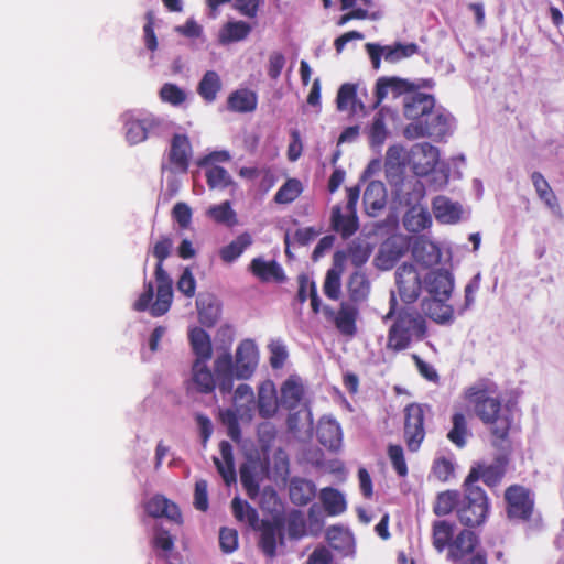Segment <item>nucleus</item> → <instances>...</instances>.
I'll use <instances>...</instances> for the list:
<instances>
[{
	"label": "nucleus",
	"instance_id": "54",
	"mask_svg": "<svg viewBox=\"0 0 564 564\" xmlns=\"http://www.w3.org/2000/svg\"><path fill=\"white\" fill-rule=\"evenodd\" d=\"M231 508L234 516L238 521L246 522L250 527H256L258 524V513L247 501L235 498L231 502Z\"/></svg>",
	"mask_w": 564,
	"mask_h": 564
},
{
	"label": "nucleus",
	"instance_id": "13",
	"mask_svg": "<svg viewBox=\"0 0 564 564\" xmlns=\"http://www.w3.org/2000/svg\"><path fill=\"white\" fill-rule=\"evenodd\" d=\"M506 463L507 462L503 457H498L489 464H478L471 468L464 485L476 486L475 482L479 479H482V481L488 486L497 485L505 474Z\"/></svg>",
	"mask_w": 564,
	"mask_h": 564
},
{
	"label": "nucleus",
	"instance_id": "17",
	"mask_svg": "<svg viewBox=\"0 0 564 564\" xmlns=\"http://www.w3.org/2000/svg\"><path fill=\"white\" fill-rule=\"evenodd\" d=\"M406 163H409V151L402 145L394 144L388 148L384 167L390 184L397 185Z\"/></svg>",
	"mask_w": 564,
	"mask_h": 564
},
{
	"label": "nucleus",
	"instance_id": "36",
	"mask_svg": "<svg viewBox=\"0 0 564 564\" xmlns=\"http://www.w3.org/2000/svg\"><path fill=\"white\" fill-rule=\"evenodd\" d=\"M192 350L195 354V360H209L213 348L209 335L199 327H193L188 333Z\"/></svg>",
	"mask_w": 564,
	"mask_h": 564
},
{
	"label": "nucleus",
	"instance_id": "62",
	"mask_svg": "<svg viewBox=\"0 0 564 564\" xmlns=\"http://www.w3.org/2000/svg\"><path fill=\"white\" fill-rule=\"evenodd\" d=\"M388 455L395 471L400 476H405L408 474V466L404 460L402 447L399 445H390L388 448Z\"/></svg>",
	"mask_w": 564,
	"mask_h": 564
},
{
	"label": "nucleus",
	"instance_id": "31",
	"mask_svg": "<svg viewBox=\"0 0 564 564\" xmlns=\"http://www.w3.org/2000/svg\"><path fill=\"white\" fill-rule=\"evenodd\" d=\"M220 457H214L215 466L223 477L226 485L236 482V471L234 467L232 447L231 445L223 441L219 445Z\"/></svg>",
	"mask_w": 564,
	"mask_h": 564
},
{
	"label": "nucleus",
	"instance_id": "9",
	"mask_svg": "<svg viewBox=\"0 0 564 564\" xmlns=\"http://www.w3.org/2000/svg\"><path fill=\"white\" fill-rule=\"evenodd\" d=\"M507 513L510 519L528 520L534 501L530 491L522 486H511L506 490Z\"/></svg>",
	"mask_w": 564,
	"mask_h": 564
},
{
	"label": "nucleus",
	"instance_id": "33",
	"mask_svg": "<svg viewBox=\"0 0 564 564\" xmlns=\"http://www.w3.org/2000/svg\"><path fill=\"white\" fill-rule=\"evenodd\" d=\"M431 224L432 217L423 205L411 206L403 217V225L411 232H420L429 228Z\"/></svg>",
	"mask_w": 564,
	"mask_h": 564
},
{
	"label": "nucleus",
	"instance_id": "7",
	"mask_svg": "<svg viewBox=\"0 0 564 564\" xmlns=\"http://www.w3.org/2000/svg\"><path fill=\"white\" fill-rule=\"evenodd\" d=\"M234 376L239 380L249 379L256 371L259 364V349L253 339L241 340L235 352Z\"/></svg>",
	"mask_w": 564,
	"mask_h": 564
},
{
	"label": "nucleus",
	"instance_id": "63",
	"mask_svg": "<svg viewBox=\"0 0 564 564\" xmlns=\"http://www.w3.org/2000/svg\"><path fill=\"white\" fill-rule=\"evenodd\" d=\"M219 544L225 553L234 552L238 546V533L234 529L223 528L219 533Z\"/></svg>",
	"mask_w": 564,
	"mask_h": 564
},
{
	"label": "nucleus",
	"instance_id": "14",
	"mask_svg": "<svg viewBox=\"0 0 564 564\" xmlns=\"http://www.w3.org/2000/svg\"><path fill=\"white\" fill-rule=\"evenodd\" d=\"M193 155L192 144L186 134H174L171 140L169 161L176 172L185 173Z\"/></svg>",
	"mask_w": 564,
	"mask_h": 564
},
{
	"label": "nucleus",
	"instance_id": "38",
	"mask_svg": "<svg viewBox=\"0 0 564 564\" xmlns=\"http://www.w3.org/2000/svg\"><path fill=\"white\" fill-rule=\"evenodd\" d=\"M410 83L404 79L398 77L380 78L377 82L376 87L377 101L375 107H377L389 94H392L394 97H397L402 93L410 90Z\"/></svg>",
	"mask_w": 564,
	"mask_h": 564
},
{
	"label": "nucleus",
	"instance_id": "64",
	"mask_svg": "<svg viewBox=\"0 0 564 564\" xmlns=\"http://www.w3.org/2000/svg\"><path fill=\"white\" fill-rule=\"evenodd\" d=\"M177 290L187 297L194 296L196 290V281L188 268L184 269L177 281Z\"/></svg>",
	"mask_w": 564,
	"mask_h": 564
},
{
	"label": "nucleus",
	"instance_id": "44",
	"mask_svg": "<svg viewBox=\"0 0 564 564\" xmlns=\"http://www.w3.org/2000/svg\"><path fill=\"white\" fill-rule=\"evenodd\" d=\"M251 243V236L248 232H243L229 245L223 247L219 251V256L224 262L231 263L237 260Z\"/></svg>",
	"mask_w": 564,
	"mask_h": 564
},
{
	"label": "nucleus",
	"instance_id": "37",
	"mask_svg": "<svg viewBox=\"0 0 564 564\" xmlns=\"http://www.w3.org/2000/svg\"><path fill=\"white\" fill-rule=\"evenodd\" d=\"M199 322L207 326H214L220 317V305L212 295L199 296L196 300Z\"/></svg>",
	"mask_w": 564,
	"mask_h": 564
},
{
	"label": "nucleus",
	"instance_id": "27",
	"mask_svg": "<svg viewBox=\"0 0 564 564\" xmlns=\"http://www.w3.org/2000/svg\"><path fill=\"white\" fill-rule=\"evenodd\" d=\"M435 218L443 224H455L463 215L462 206L446 196H437L433 200Z\"/></svg>",
	"mask_w": 564,
	"mask_h": 564
},
{
	"label": "nucleus",
	"instance_id": "59",
	"mask_svg": "<svg viewBox=\"0 0 564 564\" xmlns=\"http://www.w3.org/2000/svg\"><path fill=\"white\" fill-rule=\"evenodd\" d=\"M160 98L162 101L173 106H180L186 99V93L177 85L166 83L160 89Z\"/></svg>",
	"mask_w": 564,
	"mask_h": 564
},
{
	"label": "nucleus",
	"instance_id": "19",
	"mask_svg": "<svg viewBox=\"0 0 564 564\" xmlns=\"http://www.w3.org/2000/svg\"><path fill=\"white\" fill-rule=\"evenodd\" d=\"M283 543V530L280 521H262L260 546L263 553L273 557L276 554L278 544Z\"/></svg>",
	"mask_w": 564,
	"mask_h": 564
},
{
	"label": "nucleus",
	"instance_id": "48",
	"mask_svg": "<svg viewBox=\"0 0 564 564\" xmlns=\"http://www.w3.org/2000/svg\"><path fill=\"white\" fill-rule=\"evenodd\" d=\"M206 216L217 224L231 227L237 224L236 213L229 202L212 205L206 210Z\"/></svg>",
	"mask_w": 564,
	"mask_h": 564
},
{
	"label": "nucleus",
	"instance_id": "43",
	"mask_svg": "<svg viewBox=\"0 0 564 564\" xmlns=\"http://www.w3.org/2000/svg\"><path fill=\"white\" fill-rule=\"evenodd\" d=\"M349 297L354 302L365 301L370 293V282L361 271L354 272L347 283Z\"/></svg>",
	"mask_w": 564,
	"mask_h": 564
},
{
	"label": "nucleus",
	"instance_id": "21",
	"mask_svg": "<svg viewBox=\"0 0 564 564\" xmlns=\"http://www.w3.org/2000/svg\"><path fill=\"white\" fill-rule=\"evenodd\" d=\"M319 442L329 449H338L341 445L343 433L338 422L329 415H324L317 426Z\"/></svg>",
	"mask_w": 564,
	"mask_h": 564
},
{
	"label": "nucleus",
	"instance_id": "6",
	"mask_svg": "<svg viewBox=\"0 0 564 564\" xmlns=\"http://www.w3.org/2000/svg\"><path fill=\"white\" fill-rule=\"evenodd\" d=\"M359 188L350 187L347 189L346 214L341 213L339 206L333 208L332 223L336 231L347 238L358 229V219L356 215V205L359 199Z\"/></svg>",
	"mask_w": 564,
	"mask_h": 564
},
{
	"label": "nucleus",
	"instance_id": "11",
	"mask_svg": "<svg viewBox=\"0 0 564 564\" xmlns=\"http://www.w3.org/2000/svg\"><path fill=\"white\" fill-rule=\"evenodd\" d=\"M424 410L419 404H410L405 409V427L404 435L406 445L410 451L419 449L425 433L423 429Z\"/></svg>",
	"mask_w": 564,
	"mask_h": 564
},
{
	"label": "nucleus",
	"instance_id": "15",
	"mask_svg": "<svg viewBox=\"0 0 564 564\" xmlns=\"http://www.w3.org/2000/svg\"><path fill=\"white\" fill-rule=\"evenodd\" d=\"M435 107L434 97L414 93L404 97L403 113L411 122L423 120Z\"/></svg>",
	"mask_w": 564,
	"mask_h": 564
},
{
	"label": "nucleus",
	"instance_id": "45",
	"mask_svg": "<svg viewBox=\"0 0 564 564\" xmlns=\"http://www.w3.org/2000/svg\"><path fill=\"white\" fill-rule=\"evenodd\" d=\"M228 107L237 112L252 111L257 107V96L248 89L236 90L228 98Z\"/></svg>",
	"mask_w": 564,
	"mask_h": 564
},
{
	"label": "nucleus",
	"instance_id": "35",
	"mask_svg": "<svg viewBox=\"0 0 564 564\" xmlns=\"http://www.w3.org/2000/svg\"><path fill=\"white\" fill-rule=\"evenodd\" d=\"M209 360H194L192 367V381L199 392L208 393L215 388L214 375L207 362Z\"/></svg>",
	"mask_w": 564,
	"mask_h": 564
},
{
	"label": "nucleus",
	"instance_id": "49",
	"mask_svg": "<svg viewBox=\"0 0 564 564\" xmlns=\"http://www.w3.org/2000/svg\"><path fill=\"white\" fill-rule=\"evenodd\" d=\"M142 126L144 127L145 138L161 137L170 131L171 123L153 113L139 115Z\"/></svg>",
	"mask_w": 564,
	"mask_h": 564
},
{
	"label": "nucleus",
	"instance_id": "24",
	"mask_svg": "<svg viewBox=\"0 0 564 564\" xmlns=\"http://www.w3.org/2000/svg\"><path fill=\"white\" fill-rule=\"evenodd\" d=\"M414 259L424 267L438 263L441 251L438 247L424 236L416 237L412 245Z\"/></svg>",
	"mask_w": 564,
	"mask_h": 564
},
{
	"label": "nucleus",
	"instance_id": "2",
	"mask_svg": "<svg viewBox=\"0 0 564 564\" xmlns=\"http://www.w3.org/2000/svg\"><path fill=\"white\" fill-rule=\"evenodd\" d=\"M173 240L169 237H161L153 246L152 253L158 259L155 265L156 299L151 307L152 316H162L171 307L173 300L172 280L163 269V261L171 254Z\"/></svg>",
	"mask_w": 564,
	"mask_h": 564
},
{
	"label": "nucleus",
	"instance_id": "18",
	"mask_svg": "<svg viewBox=\"0 0 564 564\" xmlns=\"http://www.w3.org/2000/svg\"><path fill=\"white\" fill-rule=\"evenodd\" d=\"M424 285L429 295L449 299L454 289V279L447 270H435L426 275Z\"/></svg>",
	"mask_w": 564,
	"mask_h": 564
},
{
	"label": "nucleus",
	"instance_id": "20",
	"mask_svg": "<svg viewBox=\"0 0 564 564\" xmlns=\"http://www.w3.org/2000/svg\"><path fill=\"white\" fill-rule=\"evenodd\" d=\"M449 299L431 296L422 302V310L426 316L438 324L452 323L454 319V308L447 303Z\"/></svg>",
	"mask_w": 564,
	"mask_h": 564
},
{
	"label": "nucleus",
	"instance_id": "32",
	"mask_svg": "<svg viewBox=\"0 0 564 564\" xmlns=\"http://www.w3.org/2000/svg\"><path fill=\"white\" fill-rule=\"evenodd\" d=\"M289 494L293 503L305 506L315 497L316 487L311 480L295 477L290 480Z\"/></svg>",
	"mask_w": 564,
	"mask_h": 564
},
{
	"label": "nucleus",
	"instance_id": "12",
	"mask_svg": "<svg viewBox=\"0 0 564 564\" xmlns=\"http://www.w3.org/2000/svg\"><path fill=\"white\" fill-rule=\"evenodd\" d=\"M395 281L400 297L405 303L414 302L421 292V279L413 264L404 263L397 269Z\"/></svg>",
	"mask_w": 564,
	"mask_h": 564
},
{
	"label": "nucleus",
	"instance_id": "47",
	"mask_svg": "<svg viewBox=\"0 0 564 564\" xmlns=\"http://www.w3.org/2000/svg\"><path fill=\"white\" fill-rule=\"evenodd\" d=\"M220 88L221 80L219 75L214 70H208L200 79L197 87V93L205 101L213 102L216 99Z\"/></svg>",
	"mask_w": 564,
	"mask_h": 564
},
{
	"label": "nucleus",
	"instance_id": "8",
	"mask_svg": "<svg viewBox=\"0 0 564 564\" xmlns=\"http://www.w3.org/2000/svg\"><path fill=\"white\" fill-rule=\"evenodd\" d=\"M438 160V149L427 142L416 143L409 151V164L417 176H424L432 172Z\"/></svg>",
	"mask_w": 564,
	"mask_h": 564
},
{
	"label": "nucleus",
	"instance_id": "10",
	"mask_svg": "<svg viewBox=\"0 0 564 564\" xmlns=\"http://www.w3.org/2000/svg\"><path fill=\"white\" fill-rule=\"evenodd\" d=\"M366 50L371 58L375 68H379L380 57L383 56L389 63H397L403 58H408L417 53L419 47L414 43H397L395 45L381 46L378 44L368 43Z\"/></svg>",
	"mask_w": 564,
	"mask_h": 564
},
{
	"label": "nucleus",
	"instance_id": "61",
	"mask_svg": "<svg viewBox=\"0 0 564 564\" xmlns=\"http://www.w3.org/2000/svg\"><path fill=\"white\" fill-rule=\"evenodd\" d=\"M370 252L371 251L367 245L354 242L349 247L348 254H346V258L348 257L354 265L361 267L364 263L368 261Z\"/></svg>",
	"mask_w": 564,
	"mask_h": 564
},
{
	"label": "nucleus",
	"instance_id": "39",
	"mask_svg": "<svg viewBox=\"0 0 564 564\" xmlns=\"http://www.w3.org/2000/svg\"><path fill=\"white\" fill-rule=\"evenodd\" d=\"M319 499L329 516L341 514L347 508L344 494L332 487L323 488L319 492Z\"/></svg>",
	"mask_w": 564,
	"mask_h": 564
},
{
	"label": "nucleus",
	"instance_id": "40",
	"mask_svg": "<svg viewBox=\"0 0 564 564\" xmlns=\"http://www.w3.org/2000/svg\"><path fill=\"white\" fill-rule=\"evenodd\" d=\"M531 181L539 198L545 204V206L554 213L558 212V200L544 176L540 172H533Z\"/></svg>",
	"mask_w": 564,
	"mask_h": 564
},
{
	"label": "nucleus",
	"instance_id": "28",
	"mask_svg": "<svg viewBox=\"0 0 564 564\" xmlns=\"http://www.w3.org/2000/svg\"><path fill=\"white\" fill-rule=\"evenodd\" d=\"M304 395V386L299 377L288 378L281 386L280 404L288 409L297 408Z\"/></svg>",
	"mask_w": 564,
	"mask_h": 564
},
{
	"label": "nucleus",
	"instance_id": "51",
	"mask_svg": "<svg viewBox=\"0 0 564 564\" xmlns=\"http://www.w3.org/2000/svg\"><path fill=\"white\" fill-rule=\"evenodd\" d=\"M454 529L455 525L445 520L433 523V545L438 552H443L446 546L449 547Z\"/></svg>",
	"mask_w": 564,
	"mask_h": 564
},
{
	"label": "nucleus",
	"instance_id": "3",
	"mask_svg": "<svg viewBox=\"0 0 564 564\" xmlns=\"http://www.w3.org/2000/svg\"><path fill=\"white\" fill-rule=\"evenodd\" d=\"M425 332L424 318L415 312L403 310L389 329L387 347L395 351L404 350L412 341L422 340Z\"/></svg>",
	"mask_w": 564,
	"mask_h": 564
},
{
	"label": "nucleus",
	"instance_id": "25",
	"mask_svg": "<svg viewBox=\"0 0 564 564\" xmlns=\"http://www.w3.org/2000/svg\"><path fill=\"white\" fill-rule=\"evenodd\" d=\"M387 204L386 186L380 181L368 184L364 193V205L368 215L376 216Z\"/></svg>",
	"mask_w": 564,
	"mask_h": 564
},
{
	"label": "nucleus",
	"instance_id": "56",
	"mask_svg": "<svg viewBox=\"0 0 564 564\" xmlns=\"http://www.w3.org/2000/svg\"><path fill=\"white\" fill-rule=\"evenodd\" d=\"M206 178L210 188L223 189L232 183L229 173L225 169L217 165H213L206 171Z\"/></svg>",
	"mask_w": 564,
	"mask_h": 564
},
{
	"label": "nucleus",
	"instance_id": "30",
	"mask_svg": "<svg viewBox=\"0 0 564 564\" xmlns=\"http://www.w3.org/2000/svg\"><path fill=\"white\" fill-rule=\"evenodd\" d=\"M235 369V358L230 352L219 355L215 360V372L219 378V390L228 393L232 389V378Z\"/></svg>",
	"mask_w": 564,
	"mask_h": 564
},
{
	"label": "nucleus",
	"instance_id": "22",
	"mask_svg": "<svg viewBox=\"0 0 564 564\" xmlns=\"http://www.w3.org/2000/svg\"><path fill=\"white\" fill-rule=\"evenodd\" d=\"M346 260V253L337 251L334 254L333 267L327 271L324 282V293L332 300H338L340 296V276L344 271V262Z\"/></svg>",
	"mask_w": 564,
	"mask_h": 564
},
{
	"label": "nucleus",
	"instance_id": "55",
	"mask_svg": "<svg viewBox=\"0 0 564 564\" xmlns=\"http://www.w3.org/2000/svg\"><path fill=\"white\" fill-rule=\"evenodd\" d=\"M302 183L296 178H289L276 192L274 199L279 204H289L302 193Z\"/></svg>",
	"mask_w": 564,
	"mask_h": 564
},
{
	"label": "nucleus",
	"instance_id": "52",
	"mask_svg": "<svg viewBox=\"0 0 564 564\" xmlns=\"http://www.w3.org/2000/svg\"><path fill=\"white\" fill-rule=\"evenodd\" d=\"M388 137V130L384 122V115L379 111L370 126L369 129V142L371 148L380 150Z\"/></svg>",
	"mask_w": 564,
	"mask_h": 564
},
{
	"label": "nucleus",
	"instance_id": "41",
	"mask_svg": "<svg viewBox=\"0 0 564 564\" xmlns=\"http://www.w3.org/2000/svg\"><path fill=\"white\" fill-rule=\"evenodd\" d=\"M126 140L130 144H139L147 140L144 127L139 115L128 111L122 116Z\"/></svg>",
	"mask_w": 564,
	"mask_h": 564
},
{
	"label": "nucleus",
	"instance_id": "53",
	"mask_svg": "<svg viewBox=\"0 0 564 564\" xmlns=\"http://www.w3.org/2000/svg\"><path fill=\"white\" fill-rule=\"evenodd\" d=\"M453 427L448 432V440L458 447H464L468 436L466 417L462 413H455L452 419Z\"/></svg>",
	"mask_w": 564,
	"mask_h": 564
},
{
	"label": "nucleus",
	"instance_id": "42",
	"mask_svg": "<svg viewBox=\"0 0 564 564\" xmlns=\"http://www.w3.org/2000/svg\"><path fill=\"white\" fill-rule=\"evenodd\" d=\"M477 544V538L469 530L460 531L449 545V555L453 558H462L473 552Z\"/></svg>",
	"mask_w": 564,
	"mask_h": 564
},
{
	"label": "nucleus",
	"instance_id": "23",
	"mask_svg": "<svg viewBox=\"0 0 564 564\" xmlns=\"http://www.w3.org/2000/svg\"><path fill=\"white\" fill-rule=\"evenodd\" d=\"M257 403L262 417H272L276 413L279 400L273 381L265 380L259 386Z\"/></svg>",
	"mask_w": 564,
	"mask_h": 564
},
{
	"label": "nucleus",
	"instance_id": "50",
	"mask_svg": "<svg viewBox=\"0 0 564 564\" xmlns=\"http://www.w3.org/2000/svg\"><path fill=\"white\" fill-rule=\"evenodd\" d=\"M357 310L348 304H341L336 317L335 324L344 335H354L356 333Z\"/></svg>",
	"mask_w": 564,
	"mask_h": 564
},
{
	"label": "nucleus",
	"instance_id": "1",
	"mask_svg": "<svg viewBox=\"0 0 564 564\" xmlns=\"http://www.w3.org/2000/svg\"><path fill=\"white\" fill-rule=\"evenodd\" d=\"M494 384L479 381L469 387L466 392L467 401L474 405L476 414L486 424H496L492 433L498 437H505L509 430V423L499 416L501 402L494 395Z\"/></svg>",
	"mask_w": 564,
	"mask_h": 564
},
{
	"label": "nucleus",
	"instance_id": "34",
	"mask_svg": "<svg viewBox=\"0 0 564 564\" xmlns=\"http://www.w3.org/2000/svg\"><path fill=\"white\" fill-rule=\"evenodd\" d=\"M251 32V25L245 21H228L218 33V41L223 45L243 41Z\"/></svg>",
	"mask_w": 564,
	"mask_h": 564
},
{
	"label": "nucleus",
	"instance_id": "5",
	"mask_svg": "<svg viewBox=\"0 0 564 564\" xmlns=\"http://www.w3.org/2000/svg\"><path fill=\"white\" fill-rule=\"evenodd\" d=\"M465 491L457 508L458 519L466 527L479 525L485 522L488 514V498L478 486H465Z\"/></svg>",
	"mask_w": 564,
	"mask_h": 564
},
{
	"label": "nucleus",
	"instance_id": "16",
	"mask_svg": "<svg viewBox=\"0 0 564 564\" xmlns=\"http://www.w3.org/2000/svg\"><path fill=\"white\" fill-rule=\"evenodd\" d=\"M395 186V196L401 205H421L420 202L425 195L423 183L416 177L399 178Z\"/></svg>",
	"mask_w": 564,
	"mask_h": 564
},
{
	"label": "nucleus",
	"instance_id": "60",
	"mask_svg": "<svg viewBox=\"0 0 564 564\" xmlns=\"http://www.w3.org/2000/svg\"><path fill=\"white\" fill-rule=\"evenodd\" d=\"M268 349L270 351V365L273 369H280L283 367L286 358L288 350L285 345L281 340H272Z\"/></svg>",
	"mask_w": 564,
	"mask_h": 564
},
{
	"label": "nucleus",
	"instance_id": "29",
	"mask_svg": "<svg viewBox=\"0 0 564 564\" xmlns=\"http://www.w3.org/2000/svg\"><path fill=\"white\" fill-rule=\"evenodd\" d=\"M145 510L153 518H166L169 520L180 522L181 513L177 506L163 496L156 495L152 497L145 505Z\"/></svg>",
	"mask_w": 564,
	"mask_h": 564
},
{
	"label": "nucleus",
	"instance_id": "26",
	"mask_svg": "<svg viewBox=\"0 0 564 564\" xmlns=\"http://www.w3.org/2000/svg\"><path fill=\"white\" fill-rule=\"evenodd\" d=\"M250 271L261 282H282L284 274L281 265L275 261H267L263 258H254L250 265Z\"/></svg>",
	"mask_w": 564,
	"mask_h": 564
},
{
	"label": "nucleus",
	"instance_id": "4",
	"mask_svg": "<svg viewBox=\"0 0 564 564\" xmlns=\"http://www.w3.org/2000/svg\"><path fill=\"white\" fill-rule=\"evenodd\" d=\"M453 117L442 108L433 110L423 119L410 122L403 130V134L409 140L420 138H432L442 140L452 132Z\"/></svg>",
	"mask_w": 564,
	"mask_h": 564
},
{
	"label": "nucleus",
	"instance_id": "57",
	"mask_svg": "<svg viewBox=\"0 0 564 564\" xmlns=\"http://www.w3.org/2000/svg\"><path fill=\"white\" fill-rule=\"evenodd\" d=\"M337 107L339 110L356 112V87L352 84H344L337 94Z\"/></svg>",
	"mask_w": 564,
	"mask_h": 564
},
{
	"label": "nucleus",
	"instance_id": "46",
	"mask_svg": "<svg viewBox=\"0 0 564 564\" xmlns=\"http://www.w3.org/2000/svg\"><path fill=\"white\" fill-rule=\"evenodd\" d=\"M327 540L334 550L339 551L344 555H348L352 551L354 539L352 535L341 528L333 527L327 531Z\"/></svg>",
	"mask_w": 564,
	"mask_h": 564
},
{
	"label": "nucleus",
	"instance_id": "58",
	"mask_svg": "<svg viewBox=\"0 0 564 564\" xmlns=\"http://www.w3.org/2000/svg\"><path fill=\"white\" fill-rule=\"evenodd\" d=\"M458 494L456 491H445L437 496L434 512L437 516L448 514L456 506H458Z\"/></svg>",
	"mask_w": 564,
	"mask_h": 564
}]
</instances>
